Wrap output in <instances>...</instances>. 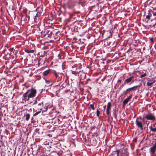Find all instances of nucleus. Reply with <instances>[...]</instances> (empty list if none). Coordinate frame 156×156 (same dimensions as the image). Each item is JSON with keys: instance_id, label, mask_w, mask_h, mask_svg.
Listing matches in <instances>:
<instances>
[{"instance_id": "nucleus-1", "label": "nucleus", "mask_w": 156, "mask_h": 156, "mask_svg": "<svg viewBox=\"0 0 156 156\" xmlns=\"http://www.w3.org/2000/svg\"><path fill=\"white\" fill-rule=\"evenodd\" d=\"M37 93V90L34 88H31L28 90L24 93L23 96L22 100L23 101H27L30 98H34L35 96Z\"/></svg>"}, {"instance_id": "nucleus-17", "label": "nucleus", "mask_w": 156, "mask_h": 156, "mask_svg": "<svg viewBox=\"0 0 156 156\" xmlns=\"http://www.w3.org/2000/svg\"><path fill=\"white\" fill-rule=\"evenodd\" d=\"M119 150H117L114 153H112L110 156H119Z\"/></svg>"}, {"instance_id": "nucleus-33", "label": "nucleus", "mask_w": 156, "mask_h": 156, "mask_svg": "<svg viewBox=\"0 0 156 156\" xmlns=\"http://www.w3.org/2000/svg\"><path fill=\"white\" fill-rule=\"evenodd\" d=\"M151 16V14L150 15H148L146 16V18L148 20H149L150 18V17Z\"/></svg>"}, {"instance_id": "nucleus-25", "label": "nucleus", "mask_w": 156, "mask_h": 156, "mask_svg": "<svg viewBox=\"0 0 156 156\" xmlns=\"http://www.w3.org/2000/svg\"><path fill=\"white\" fill-rule=\"evenodd\" d=\"M38 111L35 113L33 115L34 116H36L38 114H39V113H40L41 112V111L38 110Z\"/></svg>"}, {"instance_id": "nucleus-44", "label": "nucleus", "mask_w": 156, "mask_h": 156, "mask_svg": "<svg viewBox=\"0 0 156 156\" xmlns=\"http://www.w3.org/2000/svg\"><path fill=\"white\" fill-rule=\"evenodd\" d=\"M6 51V50H3V51Z\"/></svg>"}, {"instance_id": "nucleus-28", "label": "nucleus", "mask_w": 156, "mask_h": 156, "mask_svg": "<svg viewBox=\"0 0 156 156\" xmlns=\"http://www.w3.org/2000/svg\"><path fill=\"white\" fill-rule=\"evenodd\" d=\"M9 50L10 52V53L9 54V55H10L11 54V53L12 52L13 50H14V48H10L9 49Z\"/></svg>"}, {"instance_id": "nucleus-3", "label": "nucleus", "mask_w": 156, "mask_h": 156, "mask_svg": "<svg viewBox=\"0 0 156 156\" xmlns=\"http://www.w3.org/2000/svg\"><path fill=\"white\" fill-rule=\"evenodd\" d=\"M143 118L144 120H149L152 122L156 120V118L155 115L150 112L144 113L143 114Z\"/></svg>"}, {"instance_id": "nucleus-24", "label": "nucleus", "mask_w": 156, "mask_h": 156, "mask_svg": "<svg viewBox=\"0 0 156 156\" xmlns=\"http://www.w3.org/2000/svg\"><path fill=\"white\" fill-rule=\"evenodd\" d=\"M71 73L72 74L74 75L75 76H76L77 74H78V72H76L75 71H73V70H71Z\"/></svg>"}, {"instance_id": "nucleus-40", "label": "nucleus", "mask_w": 156, "mask_h": 156, "mask_svg": "<svg viewBox=\"0 0 156 156\" xmlns=\"http://www.w3.org/2000/svg\"><path fill=\"white\" fill-rule=\"evenodd\" d=\"M121 81H122V80H118L117 82L118 83H119V82L120 83V82H121Z\"/></svg>"}, {"instance_id": "nucleus-41", "label": "nucleus", "mask_w": 156, "mask_h": 156, "mask_svg": "<svg viewBox=\"0 0 156 156\" xmlns=\"http://www.w3.org/2000/svg\"><path fill=\"white\" fill-rule=\"evenodd\" d=\"M145 122H146V123H147V125H148V124H149V122H148V123H147V121H145Z\"/></svg>"}, {"instance_id": "nucleus-26", "label": "nucleus", "mask_w": 156, "mask_h": 156, "mask_svg": "<svg viewBox=\"0 0 156 156\" xmlns=\"http://www.w3.org/2000/svg\"><path fill=\"white\" fill-rule=\"evenodd\" d=\"M90 81H91L90 79V78H88V79H87V81H86L85 83H84V85H86L87 84L89 83V82Z\"/></svg>"}, {"instance_id": "nucleus-35", "label": "nucleus", "mask_w": 156, "mask_h": 156, "mask_svg": "<svg viewBox=\"0 0 156 156\" xmlns=\"http://www.w3.org/2000/svg\"><path fill=\"white\" fill-rule=\"evenodd\" d=\"M150 40L153 43H154V41L153 40V38H151L150 39Z\"/></svg>"}, {"instance_id": "nucleus-30", "label": "nucleus", "mask_w": 156, "mask_h": 156, "mask_svg": "<svg viewBox=\"0 0 156 156\" xmlns=\"http://www.w3.org/2000/svg\"><path fill=\"white\" fill-rule=\"evenodd\" d=\"M147 76V74L146 73H144V74L142 75H141V76L140 77V78H143V77H144L145 76Z\"/></svg>"}, {"instance_id": "nucleus-38", "label": "nucleus", "mask_w": 156, "mask_h": 156, "mask_svg": "<svg viewBox=\"0 0 156 156\" xmlns=\"http://www.w3.org/2000/svg\"><path fill=\"white\" fill-rule=\"evenodd\" d=\"M152 13L153 14V15L154 16H156V12H153Z\"/></svg>"}, {"instance_id": "nucleus-14", "label": "nucleus", "mask_w": 156, "mask_h": 156, "mask_svg": "<svg viewBox=\"0 0 156 156\" xmlns=\"http://www.w3.org/2000/svg\"><path fill=\"white\" fill-rule=\"evenodd\" d=\"M37 100H39V98L38 96L33 101L31 102L30 103L32 105H34L37 104H38L39 102H38Z\"/></svg>"}, {"instance_id": "nucleus-48", "label": "nucleus", "mask_w": 156, "mask_h": 156, "mask_svg": "<svg viewBox=\"0 0 156 156\" xmlns=\"http://www.w3.org/2000/svg\"><path fill=\"white\" fill-rule=\"evenodd\" d=\"M155 19H156V17L155 18Z\"/></svg>"}, {"instance_id": "nucleus-15", "label": "nucleus", "mask_w": 156, "mask_h": 156, "mask_svg": "<svg viewBox=\"0 0 156 156\" xmlns=\"http://www.w3.org/2000/svg\"><path fill=\"white\" fill-rule=\"evenodd\" d=\"M149 128L151 131L155 133L156 132V126L155 127V125H153V126H151L149 127Z\"/></svg>"}, {"instance_id": "nucleus-29", "label": "nucleus", "mask_w": 156, "mask_h": 156, "mask_svg": "<svg viewBox=\"0 0 156 156\" xmlns=\"http://www.w3.org/2000/svg\"><path fill=\"white\" fill-rule=\"evenodd\" d=\"M100 113V111H99L98 109L97 111L96 115L97 117H99Z\"/></svg>"}, {"instance_id": "nucleus-39", "label": "nucleus", "mask_w": 156, "mask_h": 156, "mask_svg": "<svg viewBox=\"0 0 156 156\" xmlns=\"http://www.w3.org/2000/svg\"><path fill=\"white\" fill-rule=\"evenodd\" d=\"M17 51H16L15 52V55H16V58H17V56L16 55V54H17Z\"/></svg>"}, {"instance_id": "nucleus-21", "label": "nucleus", "mask_w": 156, "mask_h": 156, "mask_svg": "<svg viewBox=\"0 0 156 156\" xmlns=\"http://www.w3.org/2000/svg\"><path fill=\"white\" fill-rule=\"evenodd\" d=\"M76 3L77 2L76 1H73L72 2L70 5L69 8L70 9L73 8L76 5Z\"/></svg>"}, {"instance_id": "nucleus-4", "label": "nucleus", "mask_w": 156, "mask_h": 156, "mask_svg": "<svg viewBox=\"0 0 156 156\" xmlns=\"http://www.w3.org/2000/svg\"><path fill=\"white\" fill-rule=\"evenodd\" d=\"M35 31H38V34H41V37H44L46 38H47L48 37V34H46L45 31V30L44 32H43V31H41L40 29L38 27L35 28L34 32Z\"/></svg>"}, {"instance_id": "nucleus-11", "label": "nucleus", "mask_w": 156, "mask_h": 156, "mask_svg": "<svg viewBox=\"0 0 156 156\" xmlns=\"http://www.w3.org/2000/svg\"><path fill=\"white\" fill-rule=\"evenodd\" d=\"M150 152L152 154H154L156 151V143H154V146L150 148Z\"/></svg>"}, {"instance_id": "nucleus-8", "label": "nucleus", "mask_w": 156, "mask_h": 156, "mask_svg": "<svg viewBox=\"0 0 156 156\" xmlns=\"http://www.w3.org/2000/svg\"><path fill=\"white\" fill-rule=\"evenodd\" d=\"M112 107V104L111 102H108L107 105V108L106 110L107 114L109 115L111 112V110Z\"/></svg>"}, {"instance_id": "nucleus-43", "label": "nucleus", "mask_w": 156, "mask_h": 156, "mask_svg": "<svg viewBox=\"0 0 156 156\" xmlns=\"http://www.w3.org/2000/svg\"><path fill=\"white\" fill-rule=\"evenodd\" d=\"M64 63H65V62ZM64 63H63V64H62V66H63L64 65Z\"/></svg>"}, {"instance_id": "nucleus-31", "label": "nucleus", "mask_w": 156, "mask_h": 156, "mask_svg": "<svg viewBox=\"0 0 156 156\" xmlns=\"http://www.w3.org/2000/svg\"><path fill=\"white\" fill-rule=\"evenodd\" d=\"M50 113V115L51 116H53L54 117H55V115H54L53 114V112H50L49 113Z\"/></svg>"}, {"instance_id": "nucleus-42", "label": "nucleus", "mask_w": 156, "mask_h": 156, "mask_svg": "<svg viewBox=\"0 0 156 156\" xmlns=\"http://www.w3.org/2000/svg\"><path fill=\"white\" fill-rule=\"evenodd\" d=\"M38 13H37L36 14V16H35V17H36L38 16Z\"/></svg>"}, {"instance_id": "nucleus-2", "label": "nucleus", "mask_w": 156, "mask_h": 156, "mask_svg": "<svg viewBox=\"0 0 156 156\" xmlns=\"http://www.w3.org/2000/svg\"><path fill=\"white\" fill-rule=\"evenodd\" d=\"M145 122V121L143 117L140 116L136 118L135 121V124L138 128H139L141 130H143L145 129V127L144 128V126Z\"/></svg>"}, {"instance_id": "nucleus-5", "label": "nucleus", "mask_w": 156, "mask_h": 156, "mask_svg": "<svg viewBox=\"0 0 156 156\" xmlns=\"http://www.w3.org/2000/svg\"><path fill=\"white\" fill-rule=\"evenodd\" d=\"M47 61V58L45 57V55H41L40 57L38 60L39 64H44Z\"/></svg>"}, {"instance_id": "nucleus-49", "label": "nucleus", "mask_w": 156, "mask_h": 156, "mask_svg": "<svg viewBox=\"0 0 156 156\" xmlns=\"http://www.w3.org/2000/svg\"><path fill=\"white\" fill-rule=\"evenodd\" d=\"M32 76V75H30V76Z\"/></svg>"}, {"instance_id": "nucleus-10", "label": "nucleus", "mask_w": 156, "mask_h": 156, "mask_svg": "<svg viewBox=\"0 0 156 156\" xmlns=\"http://www.w3.org/2000/svg\"><path fill=\"white\" fill-rule=\"evenodd\" d=\"M21 19L26 23H28L30 19V16L27 15H23L22 16Z\"/></svg>"}, {"instance_id": "nucleus-6", "label": "nucleus", "mask_w": 156, "mask_h": 156, "mask_svg": "<svg viewBox=\"0 0 156 156\" xmlns=\"http://www.w3.org/2000/svg\"><path fill=\"white\" fill-rule=\"evenodd\" d=\"M140 87L139 85L134 86L132 87L129 88L127 89L126 91H124L123 92V94L124 95H127L128 93H129L131 90H135L136 89L135 88H137Z\"/></svg>"}, {"instance_id": "nucleus-16", "label": "nucleus", "mask_w": 156, "mask_h": 156, "mask_svg": "<svg viewBox=\"0 0 156 156\" xmlns=\"http://www.w3.org/2000/svg\"><path fill=\"white\" fill-rule=\"evenodd\" d=\"M51 70H52L51 69H48L44 72L43 73V74L44 76H46L50 73Z\"/></svg>"}, {"instance_id": "nucleus-19", "label": "nucleus", "mask_w": 156, "mask_h": 156, "mask_svg": "<svg viewBox=\"0 0 156 156\" xmlns=\"http://www.w3.org/2000/svg\"><path fill=\"white\" fill-rule=\"evenodd\" d=\"M24 51L27 53H33L34 52V50H29L27 49H25Z\"/></svg>"}, {"instance_id": "nucleus-12", "label": "nucleus", "mask_w": 156, "mask_h": 156, "mask_svg": "<svg viewBox=\"0 0 156 156\" xmlns=\"http://www.w3.org/2000/svg\"><path fill=\"white\" fill-rule=\"evenodd\" d=\"M132 96V95L131 94H130L127 98L126 99L123 101V104L124 105H125L128 103L129 100L131 98Z\"/></svg>"}, {"instance_id": "nucleus-7", "label": "nucleus", "mask_w": 156, "mask_h": 156, "mask_svg": "<svg viewBox=\"0 0 156 156\" xmlns=\"http://www.w3.org/2000/svg\"><path fill=\"white\" fill-rule=\"evenodd\" d=\"M134 79V76H130L128 78L126 79L124 81V84L125 85H128L129 83L131 82L133 83V81H132Z\"/></svg>"}, {"instance_id": "nucleus-45", "label": "nucleus", "mask_w": 156, "mask_h": 156, "mask_svg": "<svg viewBox=\"0 0 156 156\" xmlns=\"http://www.w3.org/2000/svg\"><path fill=\"white\" fill-rule=\"evenodd\" d=\"M153 8V9L154 10H155V9H154Z\"/></svg>"}, {"instance_id": "nucleus-18", "label": "nucleus", "mask_w": 156, "mask_h": 156, "mask_svg": "<svg viewBox=\"0 0 156 156\" xmlns=\"http://www.w3.org/2000/svg\"><path fill=\"white\" fill-rule=\"evenodd\" d=\"M86 78V75L85 73H83L80 76V80H84Z\"/></svg>"}, {"instance_id": "nucleus-34", "label": "nucleus", "mask_w": 156, "mask_h": 156, "mask_svg": "<svg viewBox=\"0 0 156 156\" xmlns=\"http://www.w3.org/2000/svg\"><path fill=\"white\" fill-rule=\"evenodd\" d=\"M35 132L36 133H39V129L38 128L36 129L35 130Z\"/></svg>"}, {"instance_id": "nucleus-22", "label": "nucleus", "mask_w": 156, "mask_h": 156, "mask_svg": "<svg viewBox=\"0 0 156 156\" xmlns=\"http://www.w3.org/2000/svg\"><path fill=\"white\" fill-rule=\"evenodd\" d=\"M25 116L26 117V120L27 121L29 120L30 117V115L29 113H27Z\"/></svg>"}, {"instance_id": "nucleus-46", "label": "nucleus", "mask_w": 156, "mask_h": 156, "mask_svg": "<svg viewBox=\"0 0 156 156\" xmlns=\"http://www.w3.org/2000/svg\"><path fill=\"white\" fill-rule=\"evenodd\" d=\"M126 156H128V155H127H127H126Z\"/></svg>"}, {"instance_id": "nucleus-37", "label": "nucleus", "mask_w": 156, "mask_h": 156, "mask_svg": "<svg viewBox=\"0 0 156 156\" xmlns=\"http://www.w3.org/2000/svg\"><path fill=\"white\" fill-rule=\"evenodd\" d=\"M80 13V12H79V11H76V12H75L73 14V15H74V14H76H76H79V13Z\"/></svg>"}, {"instance_id": "nucleus-36", "label": "nucleus", "mask_w": 156, "mask_h": 156, "mask_svg": "<svg viewBox=\"0 0 156 156\" xmlns=\"http://www.w3.org/2000/svg\"><path fill=\"white\" fill-rule=\"evenodd\" d=\"M54 73L55 74L56 78H57L58 77V75L57 74L56 72H54Z\"/></svg>"}, {"instance_id": "nucleus-27", "label": "nucleus", "mask_w": 156, "mask_h": 156, "mask_svg": "<svg viewBox=\"0 0 156 156\" xmlns=\"http://www.w3.org/2000/svg\"><path fill=\"white\" fill-rule=\"evenodd\" d=\"M153 82H147V86H151V85L153 83Z\"/></svg>"}, {"instance_id": "nucleus-32", "label": "nucleus", "mask_w": 156, "mask_h": 156, "mask_svg": "<svg viewBox=\"0 0 156 156\" xmlns=\"http://www.w3.org/2000/svg\"><path fill=\"white\" fill-rule=\"evenodd\" d=\"M52 107V106H47V107H46V110H44L43 111V112H46L47 111V109L49 108H51V107Z\"/></svg>"}, {"instance_id": "nucleus-13", "label": "nucleus", "mask_w": 156, "mask_h": 156, "mask_svg": "<svg viewBox=\"0 0 156 156\" xmlns=\"http://www.w3.org/2000/svg\"><path fill=\"white\" fill-rule=\"evenodd\" d=\"M9 10L10 11V12L12 15H15L16 12V10L12 6L10 7L9 8Z\"/></svg>"}, {"instance_id": "nucleus-50", "label": "nucleus", "mask_w": 156, "mask_h": 156, "mask_svg": "<svg viewBox=\"0 0 156 156\" xmlns=\"http://www.w3.org/2000/svg\"><path fill=\"white\" fill-rule=\"evenodd\" d=\"M155 143H156V142H155Z\"/></svg>"}, {"instance_id": "nucleus-23", "label": "nucleus", "mask_w": 156, "mask_h": 156, "mask_svg": "<svg viewBox=\"0 0 156 156\" xmlns=\"http://www.w3.org/2000/svg\"><path fill=\"white\" fill-rule=\"evenodd\" d=\"M89 109H92L93 110H94L95 109L94 105L93 104H90L89 107L88 108Z\"/></svg>"}, {"instance_id": "nucleus-47", "label": "nucleus", "mask_w": 156, "mask_h": 156, "mask_svg": "<svg viewBox=\"0 0 156 156\" xmlns=\"http://www.w3.org/2000/svg\"><path fill=\"white\" fill-rule=\"evenodd\" d=\"M33 119V118L32 117V120Z\"/></svg>"}, {"instance_id": "nucleus-9", "label": "nucleus", "mask_w": 156, "mask_h": 156, "mask_svg": "<svg viewBox=\"0 0 156 156\" xmlns=\"http://www.w3.org/2000/svg\"><path fill=\"white\" fill-rule=\"evenodd\" d=\"M43 107V104L42 102H39L35 107L36 110L41 111L42 110Z\"/></svg>"}, {"instance_id": "nucleus-20", "label": "nucleus", "mask_w": 156, "mask_h": 156, "mask_svg": "<svg viewBox=\"0 0 156 156\" xmlns=\"http://www.w3.org/2000/svg\"><path fill=\"white\" fill-rule=\"evenodd\" d=\"M45 31L46 34H48V37H49L51 35L52 32L47 30H45Z\"/></svg>"}]
</instances>
